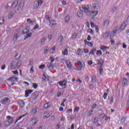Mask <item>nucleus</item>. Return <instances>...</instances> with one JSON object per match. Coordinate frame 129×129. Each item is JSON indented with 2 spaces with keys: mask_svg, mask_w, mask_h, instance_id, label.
Instances as JSON below:
<instances>
[{
  "mask_svg": "<svg viewBox=\"0 0 129 129\" xmlns=\"http://www.w3.org/2000/svg\"><path fill=\"white\" fill-rule=\"evenodd\" d=\"M80 110V107L79 106H77L76 107H75L74 109V112H79Z\"/></svg>",
  "mask_w": 129,
  "mask_h": 129,
  "instance_id": "44",
  "label": "nucleus"
},
{
  "mask_svg": "<svg viewBox=\"0 0 129 129\" xmlns=\"http://www.w3.org/2000/svg\"><path fill=\"white\" fill-rule=\"evenodd\" d=\"M103 73V69H100V70L99 71L100 75H102Z\"/></svg>",
  "mask_w": 129,
  "mask_h": 129,
  "instance_id": "57",
  "label": "nucleus"
},
{
  "mask_svg": "<svg viewBox=\"0 0 129 129\" xmlns=\"http://www.w3.org/2000/svg\"><path fill=\"white\" fill-rule=\"evenodd\" d=\"M62 54L63 55H66V56H67V55H68V49H65L64 51L62 52Z\"/></svg>",
  "mask_w": 129,
  "mask_h": 129,
  "instance_id": "37",
  "label": "nucleus"
},
{
  "mask_svg": "<svg viewBox=\"0 0 129 129\" xmlns=\"http://www.w3.org/2000/svg\"><path fill=\"white\" fill-rule=\"evenodd\" d=\"M8 80H9V81H17L18 80V78L13 77L8 79Z\"/></svg>",
  "mask_w": 129,
  "mask_h": 129,
  "instance_id": "28",
  "label": "nucleus"
},
{
  "mask_svg": "<svg viewBox=\"0 0 129 129\" xmlns=\"http://www.w3.org/2000/svg\"><path fill=\"white\" fill-rule=\"evenodd\" d=\"M49 106H50V105H49V103H45V104H44V105H43V108L44 109H47Z\"/></svg>",
  "mask_w": 129,
  "mask_h": 129,
  "instance_id": "40",
  "label": "nucleus"
},
{
  "mask_svg": "<svg viewBox=\"0 0 129 129\" xmlns=\"http://www.w3.org/2000/svg\"><path fill=\"white\" fill-rule=\"evenodd\" d=\"M83 53L82 49L81 48H79L77 51V55L78 56H81V54Z\"/></svg>",
  "mask_w": 129,
  "mask_h": 129,
  "instance_id": "19",
  "label": "nucleus"
},
{
  "mask_svg": "<svg viewBox=\"0 0 129 129\" xmlns=\"http://www.w3.org/2000/svg\"><path fill=\"white\" fill-rule=\"evenodd\" d=\"M30 37H32V33H29L27 34L25 36L24 39L26 40V39H28V38H30Z\"/></svg>",
  "mask_w": 129,
  "mask_h": 129,
  "instance_id": "39",
  "label": "nucleus"
},
{
  "mask_svg": "<svg viewBox=\"0 0 129 129\" xmlns=\"http://www.w3.org/2000/svg\"><path fill=\"white\" fill-rule=\"evenodd\" d=\"M88 31L90 34H93L94 31L91 29H89Z\"/></svg>",
  "mask_w": 129,
  "mask_h": 129,
  "instance_id": "60",
  "label": "nucleus"
},
{
  "mask_svg": "<svg viewBox=\"0 0 129 129\" xmlns=\"http://www.w3.org/2000/svg\"><path fill=\"white\" fill-rule=\"evenodd\" d=\"M77 15L79 18H82V16H83V13L82 11H80L77 12Z\"/></svg>",
  "mask_w": 129,
  "mask_h": 129,
  "instance_id": "27",
  "label": "nucleus"
},
{
  "mask_svg": "<svg viewBox=\"0 0 129 129\" xmlns=\"http://www.w3.org/2000/svg\"><path fill=\"white\" fill-rule=\"evenodd\" d=\"M109 37V31H106L105 33L103 34V38L105 39H107Z\"/></svg>",
  "mask_w": 129,
  "mask_h": 129,
  "instance_id": "15",
  "label": "nucleus"
},
{
  "mask_svg": "<svg viewBox=\"0 0 129 129\" xmlns=\"http://www.w3.org/2000/svg\"><path fill=\"white\" fill-rule=\"evenodd\" d=\"M93 8L95 9V10H98L99 9V5L98 4L96 3H93Z\"/></svg>",
  "mask_w": 129,
  "mask_h": 129,
  "instance_id": "22",
  "label": "nucleus"
},
{
  "mask_svg": "<svg viewBox=\"0 0 129 129\" xmlns=\"http://www.w3.org/2000/svg\"><path fill=\"white\" fill-rule=\"evenodd\" d=\"M22 63H23L22 60L18 61L16 66V68H20V67H21V66L22 65Z\"/></svg>",
  "mask_w": 129,
  "mask_h": 129,
  "instance_id": "25",
  "label": "nucleus"
},
{
  "mask_svg": "<svg viewBox=\"0 0 129 129\" xmlns=\"http://www.w3.org/2000/svg\"><path fill=\"white\" fill-rule=\"evenodd\" d=\"M95 52H96V49L94 48L90 51V52L89 53V54L92 55V56H94V54H95Z\"/></svg>",
  "mask_w": 129,
  "mask_h": 129,
  "instance_id": "26",
  "label": "nucleus"
},
{
  "mask_svg": "<svg viewBox=\"0 0 129 129\" xmlns=\"http://www.w3.org/2000/svg\"><path fill=\"white\" fill-rule=\"evenodd\" d=\"M56 25H57V23L56 22L54 21H50L49 20V26L51 28H55L56 27Z\"/></svg>",
  "mask_w": 129,
  "mask_h": 129,
  "instance_id": "9",
  "label": "nucleus"
},
{
  "mask_svg": "<svg viewBox=\"0 0 129 129\" xmlns=\"http://www.w3.org/2000/svg\"><path fill=\"white\" fill-rule=\"evenodd\" d=\"M110 22V21H109V19L105 20L103 23V27H105L106 28H107V27H108V26L109 25Z\"/></svg>",
  "mask_w": 129,
  "mask_h": 129,
  "instance_id": "10",
  "label": "nucleus"
},
{
  "mask_svg": "<svg viewBox=\"0 0 129 129\" xmlns=\"http://www.w3.org/2000/svg\"><path fill=\"white\" fill-rule=\"evenodd\" d=\"M18 104L21 108H23L25 106V102L23 100H19L18 102Z\"/></svg>",
  "mask_w": 129,
  "mask_h": 129,
  "instance_id": "13",
  "label": "nucleus"
},
{
  "mask_svg": "<svg viewBox=\"0 0 129 129\" xmlns=\"http://www.w3.org/2000/svg\"><path fill=\"white\" fill-rule=\"evenodd\" d=\"M14 16H15V13H14V12H11L9 14L8 19H12L13 18Z\"/></svg>",
  "mask_w": 129,
  "mask_h": 129,
  "instance_id": "23",
  "label": "nucleus"
},
{
  "mask_svg": "<svg viewBox=\"0 0 129 129\" xmlns=\"http://www.w3.org/2000/svg\"><path fill=\"white\" fill-rule=\"evenodd\" d=\"M32 87H33V89H37V87H38V85H37L36 83H33V85H32Z\"/></svg>",
  "mask_w": 129,
  "mask_h": 129,
  "instance_id": "42",
  "label": "nucleus"
},
{
  "mask_svg": "<svg viewBox=\"0 0 129 129\" xmlns=\"http://www.w3.org/2000/svg\"><path fill=\"white\" fill-rule=\"evenodd\" d=\"M93 110H91L89 111V112H88L89 117H90L91 115H92L93 114Z\"/></svg>",
  "mask_w": 129,
  "mask_h": 129,
  "instance_id": "45",
  "label": "nucleus"
},
{
  "mask_svg": "<svg viewBox=\"0 0 129 129\" xmlns=\"http://www.w3.org/2000/svg\"><path fill=\"white\" fill-rule=\"evenodd\" d=\"M105 120L107 121V122H108V121H110V117H108L107 116H106L105 118Z\"/></svg>",
  "mask_w": 129,
  "mask_h": 129,
  "instance_id": "51",
  "label": "nucleus"
},
{
  "mask_svg": "<svg viewBox=\"0 0 129 129\" xmlns=\"http://www.w3.org/2000/svg\"><path fill=\"white\" fill-rule=\"evenodd\" d=\"M84 53H85V54H88V53H89V50H88V49H84Z\"/></svg>",
  "mask_w": 129,
  "mask_h": 129,
  "instance_id": "55",
  "label": "nucleus"
},
{
  "mask_svg": "<svg viewBox=\"0 0 129 129\" xmlns=\"http://www.w3.org/2000/svg\"><path fill=\"white\" fill-rule=\"evenodd\" d=\"M102 54V52H101V50L97 51V53H96L97 56H101Z\"/></svg>",
  "mask_w": 129,
  "mask_h": 129,
  "instance_id": "41",
  "label": "nucleus"
},
{
  "mask_svg": "<svg viewBox=\"0 0 129 129\" xmlns=\"http://www.w3.org/2000/svg\"><path fill=\"white\" fill-rule=\"evenodd\" d=\"M43 5V1L38 0L36 3L34 5L33 8L35 10H38L41 8V6Z\"/></svg>",
  "mask_w": 129,
  "mask_h": 129,
  "instance_id": "4",
  "label": "nucleus"
},
{
  "mask_svg": "<svg viewBox=\"0 0 129 129\" xmlns=\"http://www.w3.org/2000/svg\"><path fill=\"white\" fill-rule=\"evenodd\" d=\"M5 23V18L4 17L0 18V25H3Z\"/></svg>",
  "mask_w": 129,
  "mask_h": 129,
  "instance_id": "38",
  "label": "nucleus"
},
{
  "mask_svg": "<svg viewBox=\"0 0 129 129\" xmlns=\"http://www.w3.org/2000/svg\"><path fill=\"white\" fill-rule=\"evenodd\" d=\"M73 111L72 109H68L67 110V113H72Z\"/></svg>",
  "mask_w": 129,
  "mask_h": 129,
  "instance_id": "54",
  "label": "nucleus"
},
{
  "mask_svg": "<svg viewBox=\"0 0 129 129\" xmlns=\"http://www.w3.org/2000/svg\"><path fill=\"white\" fill-rule=\"evenodd\" d=\"M77 63L79 66L78 68H77V70H78L79 71L80 70H82V69L84 68V67H83V64H82V62L80 61H78Z\"/></svg>",
  "mask_w": 129,
  "mask_h": 129,
  "instance_id": "8",
  "label": "nucleus"
},
{
  "mask_svg": "<svg viewBox=\"0 0 129 129\" xmlns=\"http://www.w3.org/2000/svg\"><path fill=\"white\" fill-rule=\"evenodd\" d=\"M66 81H60L57 83V84H58L60 85V86L63 87L66 86Z\"/></svg>",
  "mask_w": 129,
  "mask_h": 129,
  "instance_id": "17",
  "label": "nucleus"
},
{
  "mask_svg": "<svg viewBox=\"0 0 129 129\" xmlns=\"http://www.w3.org/2000/svg\"><path fill=\"white\" fill-rule=\"evenodd\" d=\"M45 64H42V65L39 66V68L40 69H44V68H45Z\"/></svg>",
  "mask_w": 129,
  "mask_h": 129,
  "instance_id": "52",
  "label": "nucleus"
},
{
  "mask_svg": "<svg viewBox=\"0 0 129 129\" xmlns=\"http://www.w3.org/2000/svg\"><path fill=\"white\" fill-rule=\"evenodd\" d=\"M30 32V27L27 26L25 29H24L22 31L23 34H27V33H29Z\"/></svg>",
  "mask_w": 129,
  "mask_h": 129,
  "instance_id": "16",
  "label": "nucleus"
},
{
  "mask_svg": "<svg viewBox=\"0 0 129 129\" xmlns=\"http://www.w3.org/2000/svg\"><path fill=\"white\" fill-rule=\"evenodd\" d=\"M27 22L29 24V25H33V24L35 23V21H33L31 19H27Z\"/></svg>",
  "mask_w": 129,
  "mask_h": 129,
  "instance_id": "29",
  "label": "nucleus"
},
{
  "mask_svg": "<svg viewBox=\"0 0 129 129\" xmlns=\"http://www.w3.org/2000/svg\"><path fill=\"white\" fill-rule=\"evenodd\" d=\"M88 64L89 65H92V64H93V62H92L91 60H88Z\"/></svg>",
  "mask_w": 129,
  "mask_h": 129,
  "instance_id": "61",
  "label": "nucleus"
},
{
  "mask_svg": "<svg viewBox=\"0 0 129 129\" xmlns=\"http://www.w3.org/2000/svg\"><path fill=\"white\" fill-rule=\"evenodd\" d=\"M17 11L18 13H20V12L22 11V4H19L18 8H17Z\"/></svg>",
  "mask_w": 129,
  "mask_h": 129,
  "instance_id": "35",
  "label": "nucleus"
},
{
  "mask_svg": "<svg viewBox=\"0 0 129 129\" xmlns=\"http://www.w3.org/2000/svg\"><path fill=\"white\" fill-rule=\"evenodd\" d=\"M37 29H39V24H36L34 27V30H37Z\"/></svg>",
  "mask_w": 129,
  "mask_h": 129,
  "instance_id": "58",
  "label": "nucleus"
},
{
  "mask_svg": "<svg viewBox=\"0 0 129 129\" xmlns=\"http://www.w3.org/2000/svg\"><path fill=\"white\" fill-rule=\"evenodd\" d=\"M46 66L49 71H51V70H53V69H54V66L52 63H49L47 64Z\"/></svg>",
  "mask_w": 129,
  "mask_h": 129,
  "instance_id": "14",
  "label": "nucleus"
},
{
  "mask_svg": "<svg viewBox=\"0 0 129 129\" xmlns=\"http://www.w3.org/2000/svg\"><path fill=\"white\" fill-rule=\"evenodd\" d=\"M70 20V16L69 15H67L64 18V23H66V24H68V22H69Z\"/></svg>",
  "mask_w": 129,
  "mask_h": 129,
  "instance_id": "21",
  "label": "nucleus"
},
{
  "mask_svg": "<svg viewBox=\"0 0 129 129\" xmlns=\"http://www.w3.org/2000/svg\"><path fill=\"white\" fill-rule=\"evenodd\" d=\"M50 116L49 113L48 112L44 113V118H48Z\"/></svg>",
  "mask_w": 129,
  "mask_h": 129,
  "instance_id": "36",
  "label": "nucleus"
},
{
  "mask_svg": "<svg viewBox=\"0 0 129 129\" xmlns=\"http://www.w3.org/2000/svg\"><path fill=\"white\" fill-rule=\"evenodd\" d=\"M125 27H126V25H125V23H122L121 26H120V27L118 29V27H115L113 30V33H112L111 34H111H112V36L113 37L114 36H115L116 33H120L121 32V31H122L123 30V29H124V28H125Z\"/></svg>",
  "mask_w": 129,
  "mask_h": 129,
  "instance_id": "1",
  "label": "nucleus"
},
{
  "mask_svg": "<svg viewBox=\"0 0 129 129\" xmlns=\"http://www.w3.org/2000/svg\"><path fill=\"white\" fill-rule=\"evenodd\" d=\"M127 84V81H124V82H122V85L123 86H125Z\"/></svg>",
  "mask_w": 129,
  "mask_h": 129,
  "instance_id": "62",
  "label": "nucleus"
},
{
  "mask_svg": "<svg viewBox=\"0 0 129 129\" xmlns=\"http://www.w3.org/2000/svg\"><path fill=\"white\" fill-rule=\"evenodd\" d=\"M10 69H15V66H14V64H13V63H11Z\"/></svg>",
  "mask_w": 129,
  "mask_h": 129,
  "instance_id": "59",
  "label": "nucleus"
},
{
  "mask_svg": "<svg viewBox=\"0 0 129 129\" xmlns=\"http://www.w3.org/2000/svg\"><path fill=\"white\" fill-rule=\"evenodd\" d=\"M122 48L123 49H126V44L125 43L122 44Z\"/></svg>",
  "mask_w": 129,
  "mask_h": 129,
  "instance_id": "63",
  "label": "nucleus"
},
{
  "mask_svg": "<svg viewBox=\"0 0 129 129\" xmlns=\"http://www.w3.org/2000/svg\"><path fill=\"white\" fill-rule=\"evenodd\" d=\"M9 98H5L1 101V102L2 104L7 105L10 102Z\"/></svg>",
  "mask_w": 129,
  "mask_h": 129,
  "instance_id": "5",
  "label": "nucleus"
},
{
  "mask_svg": "<svg viewBox=\"0 0 129 129\" xmlns=\"http://www.w3.org/2000/svg\"><path fill=\"white\" fill-rule=\"evenodd\" d=\"M105 117V114H102L101 115H100V116H99V119L103 120L104 119V118Z\"/></svg>",
  "mask_w": 129,
  "mask_h": 129,
  "instance_id": "46",
  "label": "nucleus"
},
{
  "mask_svg": "<svg viewBox=\"0 0 129 129\" xmlns=\"http://www.w3.org/2000/svg\"><path fill=\"white\" fill-rule=\"evenodd\" d=\"M98 119L97 117H95L94 118V120H93V123H97L98 122Z\"/></svg>",
  "mask_w": 129,
  "mask_h": 129,
  "instance_id": "48",
  "label": "nucleus"
},
{
  "mask_svg": "<svg viewBox=\"0 0 129 129\" xmlns=\"http://www.w3.org/2000/svg\"><path fill=\"white\" fill-rule=\"evenodd\" d=\"M63 39L64 38H63V36L61 35L58 37L57 42H58V43H62V41H63Z\"/></svg>",
  "mask_w": 129,
  "mask_h": 129,
  "instance_id": "31",
  "label": "nucleus"
},
{
  "mask_svg": "<svg viewBox=\"0 0 129 129\" xmlns=\"http://www.w3.org/2000/svg\"><path fill=\"white\" fill-rule=\"evenodd\" d=\"M49 59L50 60H51L50 63H53V62H54V56H50Z\"/></svg>",
  "mask_w": 129,
  "mask_h": 129,
  "instance_id": "50",
  "label": "nucleus"
},
{
  "mask_svg": "<svg viewBox=\"0 0 129 129\" xmlns=\"http://www.w3.org/2000/svg\"><path fill=\"white\" fill-rule=\"evenodd\" d=\"M38 96V94L37 92H34L32 94V98L33 100H35V99H37V97Z\"/></svg>",
  "mask_w": 129,
  "mask_h": 129,
  "instance_id": "11",
  "label": "nucleus"
},
{
  "mask_svg": "<svg viewBox=\"0 0 129 129\" xmlns=\"http://www.w3.org/2000/svg\"><path fill=\"white\" fill-rule=\"evenodd\" d=\"M97 105L96 103H94L93 104V106L92 107V108H93V109H95L97 107Z\"/></svg>",
  "mask_w": 129,
  "mask_h": 129,
  "instance_id": "56",
  "label": "nucleus"
},
{
  "mask_svg": "<svg viewBox=\"0 0 129 129\" xmlns=\"http://www.w3.org/2000/svg\"><path fill=\"white\" fill-rule=\"evenodd\" d=\"M82 11H83L84 13L86 14V15H87L88 13H90V5H83V6L82 7Z\"/></svg>",
  "mask_w": 129,
  "mask_h": 129,
  "instance_id": "3",
  "label": "nucleus"
},
{
  "mask_svg": "<svg viewBox=\"0 0 129 129\" xmlns=\"http://www.w3.org/2000/svg\"><path fill=\"white\" fill-rule=\"evenodd\" d=\"M6 118L7 120L5 121V126L6 127H8L9 126H11L12 124H13L14 120V118L13 117L8 115L7 117H6Z\"/></svg>",
  "mask_w": 129,
  "mask_h": 129,
  "instance_id": "2",
  "label": "nucleus"
},
{
  "mask_svg": "<svg viewBox=\"0 0 129 129\" xmlns=\"http://www.w3.org/2000/svg\"><path fill=\"white\" fill-rule=\"evenodd\" d=\"M77 36H78V35L77 34V33H75L73 36H72V39H76V37H77Z\"/></svg>",
  "mask_w": 129,
  "mask_h": 129,
  "instance_id": "53",
  "label": "nucleus"
},
{
  "mask_svg": "<svg viewBox=\"0 0 129 129\" xmlns=\"http://www.w3.org/2000/svg\"><path fill=\"white\" fill-rule=\"evenodd\" d=\"M108 94L107 93H104L103 95V98H104V99H107Z\"/></svg>",
  "mask_w": 129,
  "mask_h": 129,
  "instance_id": "47",
  "label": "nucleus"
},
{
  "mask_svg": "<svg viewBox=\"0 0 129 129\" xmlns=\"http://www.w3.org/2000/svg\"><path fill=\"white\" fill-rule=\"evenodd\" d=\"M50 52L51 54L55 53V46H53L50 50Z\"/></svg>",
  "mask_w": 129,
  "mask_h": 129,
  "instance_id": "43",
  "label": "nucleus"
},
{
  "mask_svg": "<svg viewBox=\"0 0 129 129\" xmlns=\"http://www.w3.org/2000/svg\"><path fill=\"white\" fill-rule=\"evenodd\" d=\"M37 112V107H36L34 108H33L32 110V114H35Z\"/></svg>",
  "mask_w": 129,
  "mask_h": 129,
  "instance_id": "32",
  "label": "nucleus"
},
{
  "mask_svg": "<svg viewBox=\"0 0 129 129\" xmlns=\"http://www.w3.org/2000/svg\"><path fill=\"white\" fill-rule=\"evenodd\" d=\"M85 43L86 45H88V46H89V47H92V46H93V44H92V43L91 42L86 41L85 40Z\"/></svg>",
  "mask_w": 129,
  "mask_h": 129,
  "instance_id": "34",
  "label": "nucleus"
},
{
  "mask_svg": "<svg viewBox=\"0 0 129 129\" xmlns=\"http://www.w3.org/2000/svg\"><path fill=\"white\" fill-rule=\"evenodd\" d=\"M98 14V11H90V16H92V17H96L97 15Z\"/></svg>",
  "mask_w": 129,
  "mask_h": 129,
  "instance_id": "12",
  "label": "nucleus"
},
{
  "mask_svg": "<svg viewBox=\"0 0 129 129\" xmlns=\"http://www.w3.org/2000/svg\"><path fill=\"white\" fill-rule=\"evenodd\" d=\"M33 90L32 89H28V90H26L25 92V96L26 98L28 97V96H30V95L33 93Z\"/></svg>",
  "mask_w": 129,
  "mask_h": 129,
  "instance_id": "7",
  "label": "nucleus"
},
{
  "mask_svg": "<svg viewBox=\"0 0 129 129\" xmlns=\"http://www.w3.org/2000/svg\"><path fill=\"white\" fill-rule=\"evenodd\" d=\"M18 3H19L18 0H16L14 2L12 5V8H13V9H16V8H17V6H18Z\"/></svg>",
  "mask_w": 129,
  "mask_h": 129,
  "instance_id": "20",
  "label": "nucleus"
},
{
  "mask_svg": "<svg viewBox=\"0 0 129 129\" xmlns=\"http://www.w3.org/2000/svg\"><path fill=\"white\" fill-rule=\"evenodd\" d=\"M13 41L14 43H16L17 41H18V34H15L13 38Z\"/></svg>",
  "mask_w": 129,
  "mask_h": 129,
  "instance_id": "33",
  "label": "nucleus"
},
{
  "mask_svg": "<svg viewBox=\"0 0 129 129\" xmlns=\"http://www.w3.org/2000/svg\"><path fill=\"white\" fill-rule=\"evenodd\" d=\"M108 49H109V47L108 46H102L101 47V50H102V51H105L107 50H108Z\"/></svg>",
  "mask_w": 129,
  "mask_h": 129,
  "instance_id": "30",
  "label": "nucleus"
},
{
  "mask_svg": "<svg viewBox=\"0 0 129 129\" xmlns=\"http://www.w3.org/2000/svg\"><path fill=\"white\" fill-rule=\"evenodd\" d=\"M42 80L43 81H49V80H50V79H49V77H46L45 74H43Z\"/></svg>",
  "mask_w": 129,
  "mask_h": 129,
  "instance_id": "24",
  "label": "nucleus"
},
{
  "mask_svg": "<svg viewBox=\"0 0 129 129\" xmlns=\"http://www.w3.org/2000/svg\"><path fill=\"white\" fill-rule=\"evenodd\" d=\"M45 41H46V39L45 38H43L42 39H41V43L42 45H44V43H45Z\"/></svg>",
  "mask_w": 129,
  "mask_h": 129,
  "instance_id": "49",
  "label": "nucleus"
},
{
  "mask_svg": "<svg viewBox=\"0 0 129 129\" xmlns=\"http://www.w3.org/2000/svg\"><path fill=\"white\" fill-rule=\"evenodd\" d=\"M38 121V118L37 117L33 118L30 122V124L32 126H34Z\"/></svg>",
  "mask_w": 129,
  "mask_h": 129,
  "instance_id": "6",
  "label": "nucleus"
},
{
  "mask_svg": "<svg viewBox=\"0 0 129 129\" xmlns=\"http://www.w3.org/2000/svg\"><path fill=\"white\" fill-rule=\"evenodd\" d=\"M66 62L68 69H71V67H72V64H71V62L68 60H67Z\"/></svg>",
  "mask_w": 129,
  "mask_h": 129,
  "instance_id": "18",
  "label": "nucleus"
},
{
  "mask_svg": "<svg viewBox=\"0 0 129 129\" xmlns=\"http://www.w3.org/2000/svg\"><path fill=\"white\" fill-rule=\"evenodd\" d=\"M69 129H74V124H72L71 126V128H69Z\"/></svg>",
  "mask_w": 129,
  "mask_h": 129,
  "instance_id": "64",
  "label": "nucleus"
}]
</instances>
